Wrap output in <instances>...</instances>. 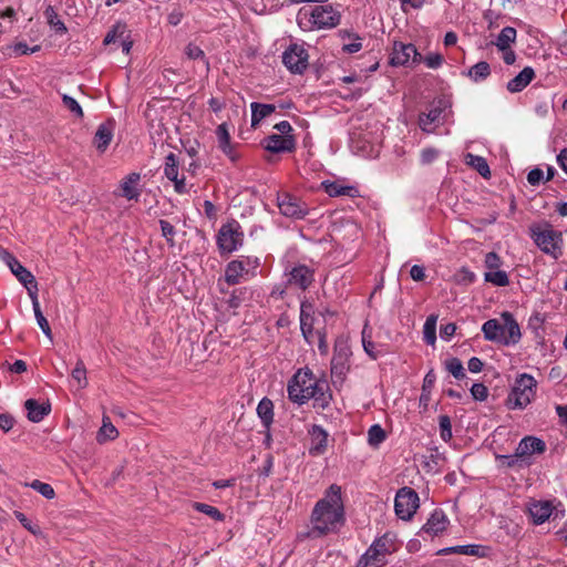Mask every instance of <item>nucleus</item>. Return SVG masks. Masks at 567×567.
Here are the masks:
<instances>
[{
    "instance_id": "nucleus-14",
    "label": "nucleus",
    "mask_w": 567,
    "mask_h": 567,
    "mask_svg": "<svg viewBox=\"0 0 567 567\" xmlns=\"http://www.w3.org/2000/svg\"><path fill=\"white\" fill-rule=\"evenodd\" d=\"M9 268L17 279L25 287L29 297H31V293H34V296L38 295V282L34 276L23 267L19 260L13 262Z\"/></svg>"
},
{
    "instance_id": "nucleus-41",
    "label": "nucleus",
    "mask_w": 567,
    "mask_h": 567,
    "mask_svg": "<svg viewBox=\"0 0 567 567\" xmlns=\"http://www.w3.org/2000/svg\"><path fill=\"white\" fill-rule=\"evenodd\" d=\"M71 375L78 382L79 389H84L87 385L86 369L82 360L76 362Z\"/></svg>"
},
{
    "instance_id": "nucleus-35",
    "label": "nucleus",
    "mask_w": 567,
    "mask_h": 567,
    "mask_svg": "<svg viewBox=\"0 0 567 567\" xmlns=\"http://www.w3.org/2000/svg\"><path fill=\"white\" fill-rule=\"evenodd\" d=\"M489 74H491V68H489V64L485 61H481V62L476 63L468 70V76L474 82L484 81Z\"/></svg>"
},
{
    "instance_id": "nucleus-21",
    "label": "nucleus",
    "mask_w": 567,
    "mask_h": 567,
    "mask_svg": "<svg viewBox=\"0 0 567 567\" xmlns=\"http://www.w3.org/2000/svg\"><path fill=\"white\" fill-rule=\"evenodd\" d=\"M311 435V446L310 453L312 455L322 454L328 446V434L327 432L319 425H313L310 431Z\"/></svg>"
},
{
    "instance_id": "nucleus-22",
    "label": "nucleus",
    "mask_w": 567,
    "mask_h": 567,
    "mask_svg": "<svg viewBox=\"0 0 567 567\" xmlns=\"http://www.w3.org/2000/svg\"><path fill=\"white\" fill-rule=\"evenodd\" d=\"M245 275H248V268L244 261L233 260L226 266L225 280L230 286L239 284Z\"/></svg>"
},
{
    "instance_id": "nucleus-5",
    "label": "nucleus",
    "mask_w": 567,
    "mask_h": 567,
    "mask_svg": "<svg viewBox=\"0 0 567 567\" xmlns=\"http://www.w3.org/2000/svg\"><path fill=\"white\" fill-rule=\"evenodd\" d=\"M530 233L535 244L543 252L554 259L563 256V234L560 231L546 224L544 226H533Z\"/></svg>"
},
{
    "instance_id": "nucleus-64",
    "label": "nucleus",
    "mask_w": 567,
    "mask_h": 567,
    "mask_svg": "<svg viewBox=\"0 0 567 567\" xmlns=\"http://www.w3.org/2000/svg\"><path fill=\"white\" fill-rule=\"evenodd\" d=\"M557 163L560 168L567 174V148L560 151L557 155Z\"/></svg>"
},
{
    "instance_id": "nucleus-16",
    "label": "nucleus",
    "mask_w": 567,
    "mask_h": 567,
    "mask_svg": "<svg viewBox=\"0 0 567 567\" xmlns=\"http://www.w3.org/2000/svg\"><path fill=\"white\" fill-rule=\"evenodd\" d=\"M517 455L525 460L534 454H543L546 451V444L543 440L535 436H525L517 445Z\"/></svg>"
},
{
    "instance_id": "nucleus-36",
    "label": "nucleus",
    "mask_w": 567,
    "mask_h": 567,
    "mask_svg": "<svg viewBox=\"0 0 567 567\" xmlns=\"http://www.w3.org/2000/svg\"><path fill=\"white\" fill-rule=\"evenodd\" d=\"M436 316H430L426 318L423 326V339L427 344L433 346L436 340Z\"/></svg>"
},
{
    "instance_id": "nucleus-46",
    "label": "nucleus",
    "mask_w": 567,
    "mask_h": 567,
    "mask_svg": "<svg viewBox=\"0 0 567 567\" xmlns=\"http://www.w3.org/2000/svg\"><path fill=\"white\" fill-rule=\"evenodd\" d=\"M30 486L48 499H52L55 496L53 487L48 483L34 480Z\"/></svg>"
},
{
    "instance_id": "nucleus-34",
    "label": "nucleus",
    "mask_w": 567,
    "mask_h": 567,
    "mask_svg": "<svg viewBox=\"0 0 567 567\" xmlns=\"http://www.w3.org/2000/svg\"><path fill=\"white\" fill-rule=\"evenodd\" d=\"M467 164L476 169L484 178H489L491 169L486 159L478 155L468 154Z\"/></svg>"
},
{
    "instance_id": "nucleus-29",
    "label": "nucleus",
    "mask_w": 567,
    "mask_h": 567,
    "mask_svg": "<svg viewBox=\"0 0 567 567\" xmlns=\"http://www.w3.org/2000/svg\"><path fill=\"white\" fill-rule=\"evenodd\" d=\"M216 135L219 147L221 148L223 153L234 161L235 156L233 154V147L230 145V135L225 123L217 126Z\"/></svg>"
},
{
    "instance_id": "nucleus-59",
    "label": "nucleus",
    "mask_w": 567,
    "mask_h": 567,
    "mask_svg": "<svg viewBox=\"0 0 567 567\" xmlns=\"http://www.w3.org/2000/svg\"><path fill=\"white\" fill-rule=\"evenodd\" d=\"M544 173L540 168L532 169L527 175V181L530 185L535 186L543 179Z\"/></svg>"
},
{
    "instance_id": "nucleus-25",
    "label": "nucleus",
    "mask_w": 567,
    "mask_h": 567,
    "mask_svg": "<svg viewBox=\"0 0 567 567\" xmlns=\"http://www.w3.org/2000/svg\"><path fill=\"white\" fill-rule=\"evenodd\" d=\"M442 110L440 107H433L429 113H422L419 117V125L422 131L432 133L435 126L440 123Z\"/></svg>"
},
{
    "instance_id": "nucleus-12",
    "label": "nucleus",
    "mask_w": 567,
    "mask_h": 567,
    "mask_svg": "<svg viewBox=\"0 0 567 567\" xmlns=\"http://www.w3.org/2000/svg\"><path fill=\"white\" fill-rule=\"evenodd\" d=\"M282 62L292 73H302L308 66V53L303 47L290 45L282 54Z\"/></svg>"
},
{
    "instance_id": "nucleus-62",
    "label": "nucleus",
    "mask_w": 567,
    "mask_h": 567,
    "mask_svg": "<svg viewBox=\"0 0 567 567\" xmlns=\"http://www.w3.org/2000/svg\"><path fill=\"white\" fill-rule=\"evenodd\" d=\"M410 276L415 281H422L425 278V270L422 266L414 265L410 270Z\"/></svg>"
},
{
    "instance_id": "nucleus-23",
    "label": "nucleus",
    "mask_w": 567,
    "mask_h": 567,
    "mask_svg": "<svg viewBox=\"0 0 567 567\" xmlns=\"http://www.w3.org/2000/svg\"><path fill=\"white\" fill-rule=\"evenodd\" d=\"M321 186L323 187L326 193L331 197H337V196L355 197L359 193L354 186H346L339 182L324 181L321 183Z\"/></svg>"
},
{
    "instance_id": "nucleus-53",
    "label": "nucleus",
    "mask_w": 567,
    "mask_h": 567,
    "mask_svg": "<svg viewBox=\"0 0 567 567\" xmlns=\"http://www.w3.org/2000/svg\"><path fill=\"white\" fill-rule=\"evenodd\" d=\"M47 17L49 20V23L59 32H66V28L62 21H60L55 14V12L50 9L47 10Z\"/></svg>"
},
{
    "instance_id": "nucleus-56",
    "label": "nucleus",
    "mask_w": 567,
    "mask_h": 567,
    "mask_svg": "<svg viewBox=\"0 0 567 567\" xmlns=\"http://www.w3.org/2000/svg\"><path fill=\"white\" fill-rule=\"evenodd\" d=\"M443 551H445V553H456V554H463V555H474L476 553V547L475 546H471V545H467V546H456V547L446 548Z\"/></svg>"
},
{
    "instance_id": "nucleus-2",
    "label": "nucleus",
    "mask_w": 567,
    "mask_h": 567,
    "mask_svg": "<svg viewBox=\"0 0 567 567\" xmlns=\"http://www.w3.org/2000/svg\"><path fill=\"white\" fill-rule=\"evenodd\" d=\"M503 323L497 319H489L482 326L484 338L503 346L516 344L522 337L519 326L513 315L505 311L501 316Z\"/></svg>"
},
{
    "instance_id": "nucleus-26",
    "label": "nucleus",
    "mask_w": 567,
    "mask_h": 567,
    "mask_svg": "<svg viewBox=\"0 0 567 567\" xmlns=\"http://www.w3.org/2000/svg\"><path fill=\"white\" fill-rule=\"evenodd\" d=\"M312 306L306 301L301 302L300 307V328L305 339L310 342L312 334V318H311Z\"/></svg>"
},
{
    "instance_id": "nucleus-40",
    "label": "nucleus",
    "mask_w": 567,
    "mask_h": 567,
    "mask_svg": "<svg viewBox=\"0 0 567 567\" xmlns=\"http://www.w3.org/2000/svg\"><path fill=\"white\" fill-rule=\"evenodd\" d=\"M194 508L196 511L209 516L214 520L220 522V520H224V518H225L224 514L220 513V511L217 507H214V506L205 504V503H195Z\"/></svg>"
},
{
    "instance_id": "nucleus-50",
    "label": "nucleus",
    "mask_w": 567,
    "mask_h": 567,
    "mask_svg": "<svg viewBox=\"0 0 567 567\" xmlns=\"http://www.w3.org/2000/svg\"><path fill=\"white\" fill-rule=\"evenodd\" d=\"M421 162L424 165L431 164L439 156V151L434 147H426L421 151Z\"/></svg>"
},
{
    "instance_id": "nucleus-57",
    "label": "nucleus",
    "mask_w": 567,
    "mask_h": 567,
    "mask_svg": "<svg viewBox=\"0 0 567 567\" xmlns=\"http://www.w3.org/2000/svg\"><path fill=\"white\" fill-rule=\"evenodd\" d=\"M426 0H401V9L403 12H408L409 9H420L423 7Z\"/></svg>"
},
{
    "instance_id": "nucleus-15",
    "label": "nucleus",
    "mask_w": 567,
    "mask_h": 567,
    "mask_svg": "<svg viewBox=\"0 0 567 567\" xmlns=\"http://www.w3.org/2000/svg\"><path fill=\"white\" fill-rule=\"evenodd\" d=\"M295 145V138L292 136L278 134H272L264 141L265 148L271 153L291 152Z\"/></svg>"
},
{
    "instance_id": "nucleus-45",
    "label": "nucleus",
    "mask_w": 567,
    "mask_h": 567,
    "mask_svg": "<svg viewBox=\"0 0 567 567\" xmlns=\"http://www.w3.org/2000/svg\"><path fill=\"white\" fill-rule=\"evenodd\" d=\"M447 371L456 379H463L465 377L464 368L457 358H452L446 362Z\"/></svg>"
},
{
    "instance_id": "nucleus-39",
    "label": "nucleus",
    "mask_w": 567,
    "mask_h": 567,
    "mask_svg": "<svg viewBox=\"0 0 567 567\" xmlns=\"http://www.w3.org/2000/svg\"><path fill=\"white\" fill-rule=\"evenodd\" d=\"M484 279L485 281L498 287H505L509 284L507 274L503 270L497 269H495V271L485 272Z\"/></svg>"
},
{
    "instance_id": "nucleus-18",
    "label": "nucleus",
    "mask_w": 567,
    "mask_h": 567,
    "mask_svg": "<svg viewBox=\"0 0 567 567\" xmlns=\"http://www.w3.org/2000/svg\"><path fill=\"white\" fill-rule=\"evenodd\" d=\"M114 126L115 123L113 120H109L107 122L99 125L94 136V143L100 152H104L110 145L113 137Z\"/></svg>"
},
{
    "instance_id": "nucleus-37",
    "label": "nucleus",
    "mask_w": 567,
    "mask_h": 567,
    "mask_svg": "<svg viewBox=\"0 0 567 567\" xmlns=\"http://www.w3.org/2000/svg\"><path fill=\"white\" fill-rule=\"evenodd\" d=\"M164 174L169 181L178 178V159L174 153L165 157Z\"/></svg>"
},
{
    "instance_id": "nucleus-52",
    "label": "nucleus",
    "mask_w": 567,
    "mask_h": 567,
    "mask_svg": "<svg viewBox=\"0 0 567 567\" xmlns=\"http://www.w3.org/2000/svg\"><path fill=\"white\" fill-rule=\"evenodd\" d=\"M185 54H186L189 59H192V60H198V59H200V60H205V53H204V51H203L199 47H197V45H195V44H193V43H189V44L186 47V49H185Z\"/></svg>"
},
{
    "instance_id": "nucleus-11",
    "label": "nucleus",
    "mask_w": 567,
    "mask_h": 567,
    "mask_svg": "<svg viewBox=\"0 0 567 567\" xmlns=\"http://www.w3.org/2000/svg\"><path fill=\"white\" fill-rule=\"evenodd\" d=\"M422 56L412 43L394 42L390 63L394 66H409L421 61Z\"/></svg>"
},
{
    "instance_id": "nucleus-54",
    "label": "nucleus",
    "mask_w": 567,
    "mask_h": 567,
    "mask_svg": "<svg viewBox=\"0 0 567 567\" xmlns=\"http://www.w3.org/2000/svg\"><path fill=\"white\" fill-rule=\"evenodd\" d=\"M424 62L427 68L437 69L439 66H441L443 58L439 53H431L424 59Z\"/></svg>"
},
{
    "instance_id": "nucleus-10",
    "label": "nucleus",
    "mask_w": 567,
    "mask_h": 567,
    "mask_svg": "<svg viewBox=\"0 0 567 567\" xmlns=\"http://www.w3.org/2000/svg\"><path fill=\"white\" fill-rule=\"evenodd\" d=\"M243 243V233L239 231V225L227 224L220 227L217 236V245L221 252L230 254L235 251Z\"/></svg>"
},
{
    "instance_id": "nucleus-9",
    "label": "nucleus",
    "mask_w": 567,
    "mask_h": 567,
    "mask_svg": "<svg viewBox=\"0 0 567 567\" xmlns=\"http://www.w3.org/2000/svg\"><path fill=\"white\" fill-rule=\"evenodd\" d=\"M277 205L280 213L289 218L302 219L309 213L306 203L289 193L279 194L277 196Z\"/></svg>"
},
{
    "instance_id": "nucleus-51",
    "label": "nucleus",
    "mask_w": 567,
    "mask_h": 567,
    "mask_svg": "<svg viewBox=\"0 0 567 567\" xmlns=\"http://www.w3.org/2000/svg\"><path fill=\"white\" fill-rule=\"evenodd\" d=\"M471 393L475 400L484 401L488 395V390L482 383H474L471 388Z\"/></svg>"
},
{
    "instance_id": "nucleus-27",
    "label": "nucleus",
    "mask_w": 567,
    "mask_h": 567,
    "mask_svg": "<svg viewBox=\"0 0 567 567\" xmlns=\"http://www.w3.org/2000/svg\"><path fill=\"white\" fill-rule=\"evenodd\" d=\"M251 109V126L254 128L267 116L272 114L276 110L274 104H261L257 102H252L250 104Z\"/></svg>"
},
{
    "instance_id": "nucleus-7",
    "label": "nucleus",
    "mask_w": 567,
    "mask_h": 567,
    "mask_svg": "<svg viewBox=\"0 0 567 567\" xmlns=\"http://www.w3.org/2000/svg\"><path fill=\"white\" fill-rule=\"evenodd\" d=\"M419 495L410 487L398 491L394 501V511L399 518L410 520L419 508Z\"/></svg>"
},
{
    "instance_id": "nucleus-63",
    "label": "nucleus",
    "mask_w": 567,
    "mask_h": 567,
    "mask_svg": "<svg viewBox=\"0 0 567 567\" xmlns=\"http://www.w3.org/2000/svg\"><path fill=\"white\" fill-rule=\"evenodd\" d=\"M467 367L472 373H478L483 369V362L481 359L473 357L468 360Z\"/></svg>"
},
{
    "instance_id": "nucleus-31",
    "label": "nucleus",
    "mask_w": 567,
    "mask_h": 567,
    "mask_svg": "<svg viewBox=\"0 0 567 567\" xmlns=\"http://www.w3.org/2000/svg\"><path fill=\"white\" fill-rule=\"evenodd\" d=\"M30 299L32 301V308H33L34 316H35V319H37V322H38L40 329L50 340H52L51 328H50V324H49L47 318L43 316V313L41 311L38 295L34 296V293H31Z\"/></svg>"
},
{
    "instance_id": "nucleus-32",
    "label": "nucleus",
    "mask_w": 567,
    "mask_h": 567,
    "mask_svg": "<svg viewBox=\"0 0 567 567\" xmlns=\"http://www.w3.org/2000/svg\"><path fill=\"white\" fill-rule=\"evenodd\" d=\"M257 414L264 426L269 427L274 421V404L271 400L264 398L257 406Z\"/></svg>"
},
{
    "instance_id": "nucleus-55",
    "label": "nucleus",
    "mask_w": 567,
    "mask_h": 567,
    "mask_svg": "<svg viewBox=\"0 0 567 567\" xmlns=\"http://www.w3.org/2000/svg\"><path fill=\"white\" fill-rule=\"evenodd\" d=\"M485 266L492 270L498 269L501 266V258L496 252H488L485 256Z\"/></svg>"
},
{
    "instance_id": "nucleus-38",
    "label": "nucleus",
    "mask_w": 567,
    "mask_h": 567,
    "mask_svg": "<svg viewBox=\"0 0 567 567\" xmlns=\"http://www.w3.org/2000/svg\"><path fill=\"white\" fill-rule=\"evenodd\" d=\"M385 437L386 433L379 424L372 425L368 431V442L373 447H378Z\"/></svg>"
},
{
    "instance_id": "nucleus-19",
    "label": "nucleus",
    "mask_w": 567,
    "mask_h": 567,
    "mask_svg": "<svg viewBox=\"0 0 567 567\" xmlns=\"http://www.w3.org/2000/svg\"><path fill=\"white\" fill-rule=\"evenodd\" d=\"M449 519L442 509H435L425 525L423 530L431 535H437L446 529Z\"/></svg>"
},
{
    "instance_id": "nucleus-6",
    "label": "nucleus",
    "mask_w": 567,
    "mask_h": 567,
    "mask_svg": "<svg viewBox=\"0 0 567 567\" xmlns=\"http://www.w3.org/2000/svg\"><path fill=\"white\" fill-rule=\"evenodd\" d=\"M535 379L529 374H522L516 380L512 392L507 398L509 409H523L527 406L534 396Z\"/></svg>"
},
{
    "instance_id": "nucleus-1",
    "label": "nucleus",
    "mask_w": 567,
    "mask_h": 567,
    "mask_svg": "<svg viewBox=\"0 0 567 567\" xmlns=\"http://www.w3.org/2000/svg\"><path fill=\"white\" fill-rule=\"evenodd\" d=\"M344 506L341 497V487L332 484L321 499H319L310 516L313 537H321L337 532L344 524Z\"/></svg>"
},
{
    "instance_id": "nucleus-30",
    "label": "nucleus",
    "mask_w": 567,
    "mask_h": 567,
    "mask_svg": "<svg viewBox=\"0 0 567 567\" xmlns=\"http://www.w3.org/2000/svg\"><path fill=\"white\" fill-rule=\"evenodd\" d=\"M102 422V426L100 427L96 435V441L99 443H105L106 441L115 440L118 436V431L112 424L110 417L104 415Z\"/></svg>"
},
{
    "instance_id": "nucleus-58",
    "label": "nucleus",
    "mask_w": 567,
    "mask_h": 567,
    "mask_svg": "<svg viewBox=\"0 0 567 567\" xmlns=\"http://www.w3.org/2000/svg\"><path fill=\"white\" fill-rule=\"evenodd\" d=\"M14 419L7 413L0 414V429L4 432L10 431L13 427Z\"/></svg>"
},
{
    "instance_id": "nucleus-28",
    "label": "nucleus",
    "mask_w": 567,
    "mask_h": 567,
    "mask_svg": "<svg viewBox=\"0 0 567 567\" xmlns=\"http://www.w3.org/2000/svg\"><path fill=\"white\" fill-rule=\"evenodd\" d=\"M141 176L137 173L130 174L122 183L121 189L122 195L127 199H137L140 196L136 185L140 182Z\"/></svg>"
},
{
    "instance_id": "nucleus-8",
    "label": "nucleus",
    "mask_w": 567,
    "mask_h": 567,
    "mask_svg": "<svg viewBox=\"0 0 567 567\" xmlns=\"http://www.w3.org/2000/svg\"><path fill=\"white\" fill-rule=\"evenodd\" d=\"M391 551L386 537L377 539L358 561V567H379L384 564L385 556Z\"/></svg>"
},
{
    "instance_id": "nucleus-33",
    "label": "nucleus",
    "mask_w": 567,
    "mask_h": 567,
    "mask_svg": "<svg viewBox=\"0 0 567 567\" xmlns=\"http://www.w3.org/2000/svg\"><path fill=\"white\" fill-rule=\"evenodd\" d=\"M517 37V32L512 27H505L499 32L496 41L494 44L497 47L498 50H505L511 48L513 43H515Z\"/></svg>"
},
{
    "instance_id": "nucleus-17",
    "label": "nucleus",
    "mask_w": 567,
    "mask_h": 567,
    "mask_svg": "<svg viewBox=\"0 0 567 567\" xmlns=\"http://www.w3.org/2000/svg\"><path fill=\"white\" fill-rule=\"evenodd\" d=\"M24 408L28 411V419L34 423L41 422L51 412L50 402L39 403L34 399L27 400Z\"/></svg>"
},
{
    "instance_id": "nucleus-4",
    "label": "nucleus",
    "mask_w": 567,
    "mask_h": 567,
    "mask_svg": "<svg viewBox=\"0 0 567 567\" xmlns=\"http://www.w3.org/2000/svg\"><path fill=\"white\" fill-rule=\"evenodd\" d=\"M311 370L299 369L288 383V398L298 404H303L315 398L320 391Z\"/></svg>"
},
{
    "instance_id": "nucleus-60",
    "label": "nucleus",
    "mask_w": 567,
    "mask_h": 567,
    "mask_svg": "<svg viewBox=\"0 0 567 567\" xmlns=\"http://www.w3.org/2000/svg\"><path fill=\"white\" fill-rule=\"evenodd\" d=\"M14 515H16L17 519L22 524V526L24 528L30 530L32 534H38L39 528L33 527L31 522L25 517V515L23 513L16 512Z\"/></svg>"
},
{
    "instance_id": "nucleus-13",
    "label": "nucleus",
    "mask_w": 567,
    "mask_h": 567,
    "mask_svg": "<svg viewBox=\"0 0 567 567\" xmlns=\"http://www.w3.org/2000/svg\"><path fill=\"white\" fill-rule=\"evenodd\" d=\"M288 282L306 290L313 282V271L306 265H297L290 270Z\"/></svg>"
},
{
    "instance_id": "nucleus-3",
    "label": "nucleus",
    "mask_w": 567,
    "mask_h": 567,
    "mask_svg": "<svg viewBox=\"0 0 567 567\" xmlns=\"http://www.w3.org/2000/svg\"><path fill=\"white\" fill-rule=\"evenodd\" d=\"M341 13L331 4L315 7L311 12L300 9L297 22L302 30L332 29L340 24Z\"/></svg>"
},
{
    "instance_id": "nucleus-48",
    "label": "nucleus",
    "mask_w": 567,
    "mask_h": 567,
    "mask_svg": "<svg viewBox=\"0 0 567 567\" xmlns=\"http://www.w3.org/2000/svg\"><path fill=\"white\" fill-rule=\"evenodd\" d=\"M159 226H161L162 235L166 238L167 243L171 246H173L174 245V236H175L174 226L165 219L159 220Z\"/></svg>"
},
{
    "instance_id": "nucleus-61",
    "label": "nucleus",
    "mask_w": 567,
    "mask_h": 567,
    "mask_svg": "<svg viewBox=\"0 0 567 567\" xmlns=\"http://www.w3.org/2000/svg\"><path fill=\"white\" fill-rule=\"evenodd\" d=\"M456 331V326L454 323H446L441 327L440 334L442 339L449 340L454 336Z\"/></svg>"
},
{
    "instance_id": "nucleus-24",
    "label": "nucleus",
    "mask_w": 567,
    "mask_h": 567,
    "mask_svg": "<svg viewBox=\"0 0 567 567\" xmlns=\"http://www.w3.org/2000/svg\"><path fill=\"white\" fill-rule=\"evenodd\" d=\"M529 513L533 517V520L535 524H543L546 522L551 513H553V505L550 502H536L532 504L529 507Z\"/></svg>"
},
{
    "instance_id": "nucleus-43",
    "label": "nucleus",
    "mask_w": 567,
    "mask_h": 567,
    "mask_svg": "<svg viewBox=\"0 0 567 567\" xmlns=\"http://www.w3.org/2000/svg\"><path fill=\"white\" fill-rule=\"evenodd\" d=\"M125 32V25L117 23L115 24L105 35L104 38V44L110 45L116 43L117 39H122L123 34Z\"/></svg>"
},
{
    "instance_id": "nucleus-47",
    "label": "nucleus",
    "mask_w": 567,
    "mask_h": 567,
    "mask_svg": "<svg viewBox=\"0 0 567 567\" xmlns=\"http://www.w3.org/2000/svg\"><path fill=\"white\" fill-rule=\"evenodd\" d=\"M62 102H63V105L76 117H80V118L83 117V110L76 100H74L73 97H71L66 94H63Z\"/></svg>"
},
{
    "instance_id": "nucleus-44",
    "label": "nucleus",
    "mask_w": 567,
    "mask_h": 567,
    "mask_svg": "<svg viewBox=\"0 0 567 567\" xmlns=\"http://www.w3.org/2000/svg\"><path fill=\"white\" fill-rule=\"evenodd\" d=\"M439 425L441 431V437L444 442H449L452 439V424L451 419L447 415H441L439 417Z\"/></svg>"
},
{
    "instance_id": "nucleus-20",
    "label": "nucleus",
    "mask_w": 567,
    "mask_h": 567,
    "mask_svg": "<svg viewBox=\"0 0 567 567\" xmlns=\"http://www.w3.org/2000/svg\"><path fill=\"white\" fill-rule=\"evenodd\" d=\"M534 76L533 68L526 66L507 83L506 87L511 93L520 92L533 81Z\"/></svg>"
},
{
    "instance_id": "nucleus-49",
    "label": "nucleus",
    "mask_w": 567,
    "mask_h": 567,
    "mask_svg": "<svg viewBox=\"0 0 567 567\" xmlns=\"http://www.w3.org/2000/svg\"><path fill=\"white\" fill-rule=\"evenodd\" d=\"M501 458L507 467H520L524 463L522 455H517V449L513 455H502Z\"/></svg>"
},
{
    "instance_id": "nucleus-42",
    "label": "nucleus",
    "mask_w": 567,
    "mask_h": 567,
    "mask_svg": "<svg viewBox=\"0 0 567 567\" xmlns=\"http://www.w3.org/2000/svg\"><path fill=\"white\" fill-rule=\"evenodd\" d=\"M362 344L365 353L373 360H377L382 353L377 344L371 341V337L367 333L365 329L362 331Z\"/></svg>"
}]
</instances>
